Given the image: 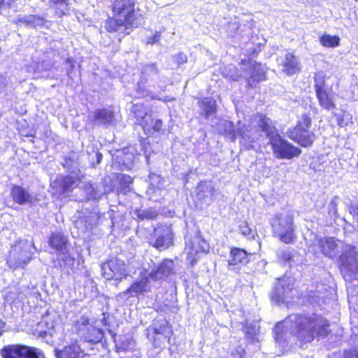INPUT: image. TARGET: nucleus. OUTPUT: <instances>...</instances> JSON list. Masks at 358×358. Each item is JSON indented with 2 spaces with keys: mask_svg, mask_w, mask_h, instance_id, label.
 Masks as SVG:
<instances>
[{
  "mask_svg": "<svg viewBox=\"0 0 358 358\" xmlns=\"http://www.w3.org/2000/svg\"><path fill=\"white\" fill-rule=\"evenodd\" d=\"M241 26V22L236 18L234 21L229 22L227 26V30L231 35L236 33Z\"/></svg>",
  "mask_w": 358,
  "mask_h": 358,
  "instance_id": "nucleus-46",
  "label": "nucleus"
},
{
  "mask_svg": "<svg viewBox=\"0 0 358 358\" xmlns=\"http://www.w3.org/2000/svg\"><path fill=\"white\" fill-rule=\"evenodd\" d=\"M151 279L166 280L175 275V264L172 259H165L148 273Z\"/></svg>",
  "mask_w": 358,
  "mask_h": 358,
  "instance_id": "nucleus-16",
  "label": "nucleus"
},
{
  "mask_svg": "<svg viewBox=\"0 0 358 358\" xmlns=\"http://www.w3.org/2000/svg\"><path fill=\"white\" fill-rule=\"evenodd\" d=\"M245 334L248 338L252 341L257 340V336L259 332V327L256 324H250L245 326L244 328Z\"/></svg>",
  "mask_w": 358,
  "mask_h": 358,
  "instance_id": "nucleus-44",
  "label": "nucleus"
},
{
  "mask_svg": "<svg viewBox=\"0 0 358 358\" xmlns=\"http://www.w3.org/2000/svg\"><path fill=\"white\" fill-rule=\"evenodd\" d=\"M133 113H134L136 117L141 120L140 124L142 125L143 128L144 129H146L147 127H148V120L150 119V116L148 115L147 113L145 110V108L143 105H138L136 104L133 106L132 109Z\"/></svg>",
  "mask_w": 358,
  "mask_h": 358,
  "instance_id": "nucleus-32",
  "label": "nucleus"
},
{
  "mask_svg": "<svg viewBox=\"0 0 358 358\" xmlns=\"http://www.w3.org/2000/svg\"><path fill=\"white\" fill-rule=\"evenodd\" d=\"M329 332V322L322 316L294 313L275 325L274 338L277 343H281L289 334L304 343H309L316 337L327 336Z\"/></svg>",
  "mask_w": 358,
  "mask_h": 358,
  "instance_id": "nucleus-1",
  "label": "nucleus"
},
{
  "mask_svg": "<svg viewBox=\"0 0 358 358\" xmlns=\"http://www.w3.org/2000/svg\"><path fill=\"white\" fill-rule=\"evenodd\" d=\"M80 183L79 177L73 175L60 176L52 184V187H57L61 194H64L77 187Z\"/></svg>",
  "mask_w": 358,
  "mask_h": 358,
  "instance_id": "nucleus-20",
  "label": "nucleus"
},
{
  "mask_svg": "<svg viewBox=\"0 0 358 358\" xmlns=\"http://www.w3.org/2000/svg\"><path fill=\"white\" fill-rule=\"evenodd\" d=\"M310 125L311 118L308 115H303L296 126L289 131V138L303 147L310 146L315 138L314 133L309 131Z\"/></svg>",
  "mask_w": 358,
  "mask_h": 358,
  "instance_id": "nucleus-6",
  "label": "nucleus"
},
{
  "mask_svg": "<svg viewBox=\"0 0 358 358\" xmlns=\"http://www.w3.org/2000/svg\"><path fill=\"white\" fill-rule=\"evenodd\" d=\"M316 247L325 257L334 259L347 253L346 248L352 246L334 238L324 237L317 240Z\"/></svg>",
  "mask_w": 358,
  "mask_h": 358,
  "instance_id": "nucleus-9",
  "label": "nucleus"
},
{
  "mask_svg": "<svg viewBox=\"0 0 358 358\" xmlns=\"http://www.w3.org/2000/svg\"><path fill=\"white\" fill-rule=\"evenodd\" d=\"M92 118L96 124L107 126L113 122L115 114L108 108L97 109L93 113Z\"/></svg>",
  "mask_w": 358,
  "mask_h": 358,
  "instance_id": "nucleus-25",
  "label": "nucleus"
},
{
  "mask_svg": "<svg viewBox=\"0 0 358 358\" xmlns=\"http://www.w3.org/2000/svg\"><path fill=\"white\" fill-rule=\"evenodd\" d=\"M322 45L326 48H335L340 44V38L337 36L324 34L320 38Z\"/></svg>",
  "mask_w": 358,
  "mask_h": 358,
  "instance_id": "nucleus-34",
  "label": "nucleus"
},
{
  "mask_svg": "<svg viewBox=\"0 0 358 358\" xmlns=\"http://www.w3.org/2000/svg\"><path fill=\"white\" fill-rule=\"evenodd\" d=\"M220 126L223 129V132L228 135L232 141H235L236 135L238 134L241 137V143L248 150L253 148V143L257 141L261 136L259 128L255 127L252 124V120L248 124L238 121L237 127L230 121L222 120Z\"/></svg>",
  "mask_w": 358,
  "mask_h": 358,
  "instance_id": "nucleus-3",
  "label": "nucleus"
},
{
  "mask_svg": "<svg viewBox=\"0 0 358 358\" xmlns=\"http://www.w3.org/2000/svg\"><path fill=\"white\" fill-rule=\"evenodd\" d=\"M249 262L248 255L244 250L234 248L231 250L230 257L228 259L229 268L235 269L233 266L244 265Z\"/></svg>",
  "mask_w": 358,
  "mask_h": 358,
  "instance_id": "nucleus-23",
  "label": "nucleus"
},
{
  "mask_svg": "<svg viewBox=\"0 0 358 358\" xmlns=\"http://www.w3.org/2000/svg\"><path fill=\"white\" fill-rule=\"evenodd\" d=\"M338 199V196H335L328 204V216L330 219L329 223L331 224H332V221H335L336 218L338 217L336 203Z\"/></svg>",
  "mask_w": 358,
  "mask_h": 358,
  "instance_id": "nucleus-41",
  "label": "nucleus"
},
{
  "mask_svg": "<svg viewBox=\"0 0 358 358\" xmlns=\"http://www.w3.org/2000/svg\"><path fill=\"white\" fill-rule=\"evenodd\" d=\"M29 245L20 241L12 247L7 264L13 269L24 268L31 259V252L28 250Z\"/></svg>",
  "mask_w": 358,
  "mask_h": 358,
  "instance_id": "nucleus-10",
  "label": "nucleus"
},
{
  "mask_svg": "<svg viewBox=\"0 0 358 358\" xmlns=\"http://www.w3.org/2000/svg\"><path fill=\"white\" fill-rule=\"evenodd\" d=\"M266 79L264 67L261 64H255L252 69L251 75L248 79L250 87H255L257 83Z\"/></svg>",
  "mask_w": 358,
  "mask_h": 358,
  "instance_id": "nucleus-28",
  "label": "nucleus"
},
{
  "mask_svg": "<svg viewBox=\"0 0 358 358\" xmlns=\"http://www.w3.org/2000/svg\"><path fill=\"white\" fill-rule=\"evenodd\" d=\"M138 90H141V96H146L148 94L147 92L144 91V90L141 87V84H138Z\"/></svg>",
  "mask_w": 358,
  "mask_h": 358,
  "instance_id": "nucleus-56",
  "label": "nucleus"
},
{
  "mask_svg": "<svg viewBox=\"0 0 358 358\" xmlns=\"http://www.w3.org/2000/svg\"><path fill=\"white\" fill-rule=\"evenodd\" d=\"M103 276L107 280H114L117 285L122 280L129 275L127 265L124 261L115 258L103 263L101 266Z\"/></svg>",
  "mask_w": 358,
  "mask_h": 358,
  "instance_id": "nucleus-7",
  "label": "nucleus"
},
{
  "mask_svg": "<svg viewBox=\"0 0 358 358\" xmlns=\"http://www.w3.org/2000/svg\"><path fill=\"white\" fill-rule=\"evenodd\" d=\"M133 215L141 220H149L157 218L158 213L152 208L148 209L137 208L134 211Z\"/></svg>",
  "mask_w": 358,
  "mask_h": 358,
  "instance_id": "nucleus-33",
  "label": "nucleus"
},
{
  "mask_svg": "<svg viewBox=\"0 0 358 358\" xmlns=\"http://www.w3.org/2000/svg\"><path fill=\"white\" fill-rule=\"evenodd\" d=\"M127 150L128 148H124L122 150L116 151L115 156L117 157V159H119L118 163L125 164L126 163L131 162L134 159V155L128 153Z\"/></svg>",
  "mask_w": 358,
  "mask_h": 358,
  "instance_id": "nucleus-39",
  "label": "nucleus"
},
{
  "mask_svg": "<svg viewBox=\"0 0 358 358\" xmlns=\"http://www.w3.org/2000/svg\"><path fill=\"white\" fill-rule=\"evenodd\" d=\"M67 1L68 0H49V2L50 3H52L54 5H64V4H67Z\"/></svg>",
  "mask_w": 358,
  "mask_h": 358,
  "instance_id": "nucleus-53",
  "label": "nucleus"
},
{
  "mask_svg": "<svg viewBox=\"0 0 358 358\" xmlns=\"http://www.w3.org/2000/svg\"><path fill=\"white\" fill-rule=\"evenodd\" d=\"M83 352L77 342L66 345L62 349H55L57 358H80Z\"/></svg>",
  "mask_w": 358,
  "mask_h": 358,
  "instance_id": "nucleus-21",
  "label": "nucleus"
},
{
  "mask_svg": "<svg viewBox=\"0 0 358 358\" xmlns=\"http://www.w3.org/2000/svg\"><path fill=\"white\" fill-rule=\"evenodd\" d=\"M160 40V34L156 33L152 38L148 41V43L154 44Z\"/></svg>",
  "mask_w": 358,
  "mask_h": 358,
  "instance_id": "nucleus-52",
  "label": "nucleus"
},
{
  "mask_svg": "<svg viewBox=\"0 0 358 358\" xmlns=\"http://www.w3.org/2000/svg\"><path fill=\"white\" fill-rule=\"evenodd\" d=\"M272 229L274 236L284 243H293L296 238L294 229L293 215L289 212L276 215L272 222Z\"/></svg>",
  "mask_w": 358,
  "mask_h": 358,
  "instance_id": "nucleus-5",
  "label": "nucleus"
},
{
  "mask_svg": "<svg viewBox=\"0 0 358 358\" xmlns=\"http://www.w3.org/2000/svg\"><path fill=\"white\" fill-rule=\"evenodd\" d=\"M84 191L86 194V198L88 200L96 199L101 196V193H99L91 183H87L85 185Z\"/></svg>",
  "mask_w": 358,
  "mask_h": 358,
  "instance_id": "nucleus-43",
  "label": "nucleus"
},
{
  "mask_svg": "<svg viewBox=\"0 0 358 358\" xmlns=\"http://www.w3.org/2000/svg\"><path fill=\"white\" fill-rule=\"evenodd\" d=\"M134 6V0H115L113 3V11L115 15L124 19L127 24L137 27L138 22Z\"/></svg>",
  "mask_w": 358,
  "mask_h": 358,
  "instance_id": "nucleus-13",
  "label": "nucleus"
},
{
  "mask_svg": "<svg viewBox=\"0 0 358 358\" xmlns=\"http://www.w3.org/2000/svg\"><path fill=\"white\" fill-rule=\"evenodd\" d=\"M198 105L201 110V114L203 115L206 119L215 113L217 110L216 101L212 98L204 97L201 99Z\"/></svg>",
  "mask_w": 358,
  "mask_h": 358,
  "instance_id": "nucleus-27",
  "label": "nucleus"
},
{
  "mask_svg": "<svg viewBox=\"0 0 358 358\" xmlns=\"http://www.w3.org/2000/svg\"><path fill=\"white\" fill-rule=\"evenodd\" d=\"M5 322L0 320V336L4 332Z\"/></svg>",
  "mask_w": 358,
  "mask_h": 358,
  "instance_id": "nucleus-54",
  "label": "nucleus"
},
{
  "mask_svg": "<svg viewBox=\"0 0 358 358\" xmlns=\"http://www.w3.org/2000/svg\"><path fill=\"white\" fill-rule=\"evenodd\" d=\"M294 280L285 275L278 278L271 292V299L276 303H288L293 297Z\"/></svg>",
  "mask_w": 358,
  "mask_h": 358,
  "instance_id": "nucleus-8",
  "label": "nucleus"
},
{
  "mask_svg": "<svg viewBox=\"0 0 358 358\" xmlns=\"http://www.w3.org/2000/svg\"><path fill=\"white\" fill-rule=\"evenodd\" d=\"M67 62H71V59L69 58V59H67Z\"/></svg>",
  "mask_w": 358,
  "mask_h": 358,
  "instance_id": "nucleus-59",
  "label": "nucleus"
},
{
  "mask_svg": "<svg viewBox=\"0 0 358 358\" xmlns=\"http://www.w3.org/2000/svg\"><path fill=\"white\" fill-rule=\"evenodd\" d=\"M90 327H93V325L89 323V319L86 317H81L76 324V329L81 336L89 331Z\"/></svg>",
  "mask_w": 358,
  "mask_h": 358,
  "instance_id": "nucleus-40",
  "label": "nucleus"
},
{
  "mask_svg": "<svg viewBox=\"0 0 358 358\" xmlns=\"http://www.w3.org/2000/svg\"><path fill=\"white\" fill-rule=\"evenodd\" d=\"M3 358H41V351L36 348L24 345H9L1 350Z\"/></svg>",
  "mask_w": 358,
  "mask_h": 358,
  "instance_id": "nucleus-11",
  "label": "nucleus"
},
{
  "mask_svg": "<svg viewBox=\"0 0 358 358\" xmlns=\"http://www.w3.org/2000/svg\"><path fill=\"white\" fill-rule=\"evenodd\" d=\"M152 123L148 124V127H146L145 130H148L150 131V129H152L154 131H159L161 130L162 127V122L160 120H155V121L151 120Z\"/></svg>",
  "mask_w": 358,
  "mask_h": 358,
  "instance_id": "nucleus-48",
  "label": "nucleus"
},
{
  "mask_svg": "<svg viewBox=\"0 0 358 358\" xmlns=\"http://www.w3.org/2000/svg\"><path fill=\"white\" fill-rule=\"evenodd\" d=\"M316 96L320 106L324 109L331 110L336 108V105L334 102V95L331 90L318 92L316 93Z\"/></svg>",
  "mask_w": 358,
  "mask_h": 358,
  "instance_id": "nucleus-26",
  "label": "nucleus"
},
{
  "mask_svg": "<svg viewBox=\"0 0 358 358\" xmlns=\"http://www.w3.org/2000/svg\"><path fill=\"white\" fill-rule=\"evenodd\" d=\"M208 243L197 233L192 238L186 241V250L189 256L194 258L199 253H206L208 251Z\"/></svg>",
  "mask_w": 358,
  "mask_h": 358,
  "instance_id": "nucleus-17",
  "label": "nucleus"
},
{
  "mask_svg": "<svg viewBox=\"0 0 358 358\" xmlns=\"http://www.w3.org/2000/svg\"><path fill=\"white\" fill-rule=\"evenodd\" d=\"M133 183V179L131 176L122 175L120 176V185L121 192L126 194L130 191V185Z\"/></svg>",
  "mask_w": 358,
  "mask_h": 358,
  "instance_id": "nucleus-42",
  "label": "nucleus"
},
{
  "mask_svg": "<svg viewBox=\"0 0 358 358\" xmlns=\"http://www.w3.org/2000/svg\"><path fill=\"white\" fill-rule=\"evenodd\" d=\"M241 233L248 238H254L255 232L248 226L246 222H243L239 225Z\"/></svg>",
  "mask_w": 358,
  "mask_h": 358,
  "instance_id": "nucleus-45",
  "label": "nucleus"
},
{
  "mask_svg": "<svg viewBox=\"0 0 358 358\" xmlns=\"http://www.w3.org/2000/svg\"><path fill=\"white\" fill-rule=\"evenodd\" d=\"M142 79L148 80L159 74V70L155 64H145L141 68Z\"/></svg>",
  "mask_w": 358,
  "mask_h": 358,
  "instance_id": "nucleus-35",
  "label": "nucleus"
},
{
  "mask_svg": "<svg viewBox=\"0 0 358 358\" xmlns=\"http://www.w3.org/2000/svg\"><path fill=\"white\" fill-rule=\"evenodd\" d=\"M346 252L340 256V270L349 283L348 289L358 287V252L354 247H347Z\"/></svg>",
  "mask_w": 358,
  "mask_h": 358,
  "instance_id": "nucleus-4",
  "label": "nucleus"
},
{
  "mask_svg": "<svg viewBox=\"0 0 358 358\" xmlns=\"http://www.w3.org/2000/svg\"><path fill=\"white\" fill-rule=\"evenodd\" d=\"M46 334H47L46 331H42V332L40 333V336H42V337H45Z\"/></svg>",
  "mask_w": 358,
  "mask_h": 358,
  "instance_id": "nucleus-57",
  "label": "nucleus"
},
{
  "mask_svg": "<svg viewBox=\"0 0 358 358\" xmlns=\"http://www.w3.org/2000/svg\"><path fill=\"white\" fill-rule=\"evenodd\" d=\"M147 338L152 343L155 348H164L166 342L171 343L173 334L171 327L167 324L157 327L155 324L147 329Z\"/></svg>",
  "mask_w": 358,
  "mask_h": 358,
  "instance_id": "nucleus-12",
  "label": "nucleus"
},
{
  "mask_svg": "<svg viewBox=\"0 0 358 358\" xmlns=\"http://www.w3.org/2000/svg\"><path fill=\"white\" fill-rule=\"evenodd\" d=\"M197 189L199 191L198 194L201 198L214 196V187L210 183L201 182L198 185Z\"/></svg>",
  "mask_w": 358,
  "mask_h": 358,
  "instance_id": "nucleus-36",
  "label": "nucleus"
},
{
  "mask_svg": "<svg viewBox=\"0 0 358 358\" xmlns=\"http://www.w3.org/2000/svg\"><path fill=\"white\" fill-rule=\"evenodd\" d=\"M150 279L147 272L142 273L140 278L135 280L127 290L120 292L118 297L123 299L125 296L127 298L136 296L139 298L141 296H143L151 290Z\"/></svg>",
  "mask_w": 358,
  "mask_h": 358,
  "instance_id": "nucleus-14",
  "label": "nucleus"
},
{
  "mask_svg": "<svg viewBox=\"0 0 358 358\" xmlns=\"http://www.w3.org/2000/svg\"><path fill=\"white\" fill-rule=\"evenodd\" d=\"M4 80V78L3 76L0 75V85L3 83V80Z\"/></svg>",
  "mask_w": 358,
  "mask_h": 358,
  "instance_id": "nucleus-58",
  "label": "nucleus"
},
{
  "mask_svg": "<svg viewBox=\"0 0 358 358\" xmlns=\"http://www.w3.org/2000/svg\"><path fill=\"white\" fill-rule=\"evenodd\" d=\"M252 124L255 127L259 128V132L262 131L266 133L276 158L289 159L299 156L301 153L300 148L290 144L277 132L272 120L266 115H253Z\"/></svg>",
  "mask_w": 358,
  "mask_h": 358,
  "instance_id": "nucleus-2",
  "label": "nucleus"
},
{
  "mask_svg": "<svg viewBox=\"0 0 358 358\" xmlns=\"http://www.w3.org/2000/svg\"><path fill=\"white\" fill-rule=\"evenodd\" d=\"M173 59L178 67L187 62V57L183 52H178L173 56Z\"/></svg>",
  "mask_w": 358,
  "mask_h": 358,
  "instance_id": "nucleus-47",
  "label": "nucleus"
},
{
  "mask_svg": "<svg viewBox=\"0 0 358 358\" xmlns=\"http://www.w3.org/2000/svg\"><path fill=\"white\" fill-rule=\"evenodd\" d=\"M95 156H96V164H99L101 161V159H102V155L98 152H96L95 153Z\"/></svg>",
  "mask_w": 358,
  "mask_h": 358,
  "instance_id": "nucleus-55",
  "label": "nucleus"
},
{
  "mask_svg": "<svg viewBox=\"0 0 358 358\" xmlns=\"http://www.w3.org/2000/svg\"><path fill=\"white\" fill-rule=\"evenodd\" d=\"M49 244L59 252L61 259L66 262L69 257L68 253V241L66 237L61 233H53L49 240Z\"/></svg>",
  "mask_w": 358,
  "mask_h": 358,
  "instance_id": "nucleus-19",
  "label": "nucleus"
},
{
  "mask_svg": "<svg viewBox=\"0 0 358 358\" xmlns=\"http://www.w3.org/2000/svg\"><path fill=\"white\" fill-rule=\"evenodd\" d=\"M154 236L155 240L152 244L158 250H166L173 244V234L171 225L160 224L155 229Z\"/></svg>",
  "mask_w": 358,
  "mask_h": 358,
  "instance_id": "nucleus-15",
  "label": "nucleus"
},
{
  "mask_svg": "<svg viewBox=\"0 0 358 358\" xmlns=\"http://www.w3.org/2000/svg\"><path fill=\"white\" fill-rule=\"evenodd\" d=\"M281 64L282 66V71L289 76L294 75L300 71L299 60L292 53H286Z\"/></svg>",
  "mask_w": 358,
  "mask_h": 358,
  "instance_id": "nucleus-22",
  "label": "nucleus"
},
{
  "mask_svg": "<svg viewBox=\"0 0 358 358\" xmlns=\"http://www.w3.org/2000/svg\"><path fill=\"white\" fill-rule=\"evenodd\" d=\"M89 331H87L84 334L82 335L84 338L90 343H99L103 337V332L101 329H98L95 327H90Z\"/></svg>",
  "mask_w": 358,
  "mask_h": 358,
  "instance_id": "nucleus-31",
  "label": "nucleus"
},
{
  "mask_svg": "<svg viewBox=\"0 0 358 358\" xmlns=\"http://www.w3.org/2000/svg\"><path fill=\"white\" fill-rule=\"evenodd\" d=\"M244 353V350L239 348L236 349L234 352H233L231 355V358H243V354Z\"/></svg>",
  "mask_w": 358,
  "mask_h": 358,
  "instance_id": "nucleus-50",
  "label": "nucleus"
},
{
  "mask_svg": "<svg viewBox=\"0 0 358 358\" xmlns=\"http://www.w3.org/2000/svg\"><path fill=\"white\" fill-rule=\"evenodd\" d=\"M357 293H358V291H357Z\"/></svg>",
  "mask_w": 358,
  "mask_h": 358,
  "instance_id": "nucleus-60",
  "label": "nucleus"
},
{
  "mask_svg": "<svg viewBox=\"0 0 358 358\" xmlns=\"http://www.w3.org/2000/svg\"><path fill=\"white\" fill-rule=\"evenodd\" d=\"M344 358H358V351L355 350L345 351Z\"/></svg>",
  "mask_w": 358,
  "mask_h": 358,
  "instance_id": "nucleus-49",
  "label": "nucleus"
},
{
  "mask_svg": "<svg viewBox=\"0 0 358 358\" xmlns=\"http://www.w3.org/2000/svg\"><path fill=\"white\" fill-rule=\"evenodd\" d=\"M10 195L13 200L20 205L32 203V196L27 189L21 186L13 185L11 189Z\"/></svg>",
  "mask_w": 358,
  "mask_h": 358,
  "instance_id": "nucleus-24",
  "label": "nucleus"
},
{
  "mask_svg": "<svg viewBox=\"0 0 358 358\" xmlns=\"http://www.w3.org/2000/svg\"><path fill=\"white\" fill-rule=\"evenodd\" d=\"M98 221V215L94 213H90L89 215L80 219V223H84L86 230L91 229L93 225H95Z\"/></svg>",
  "mask_w": 358,
  "mask_h": 358,
  "instance_id": "nucleus-38",
  "label": "nucleus"
},
{
  "mask_svg": "<svg viewBox=\"0 0 358 358\" xmlns=\"http://www.w3.org/2000/svg\"><path fill=\"white\" fill-rule=\"evenodd\" d=\"M315 93L329 90L325 85V75L322 72H317L315 75Z\"/></svg>",
  "mask_w": 358,
  "mask_h": 358,
  "instance_id": "nucleus-37",
  "label": "nucleus"
},
{
  "mask_svg": "<svg viewBox=\"0 0 358 358\" xmlns=\"http://www.w3.org/2000/svg\"><path fill=\"white\" fill-rule=\"evenodd\" d=\"M15 0H0V10L4 7H9Z\"/></svg>",
  "mask_w": 358,
  "mask_h": 358,
  "instance_id": "nucleus-51",
  "label": "nucleus"
},
{
  "mask_svg": "<svg viewBox=\"0 0 358 358\" xmlns=\"http://www.w3.org/2000/svg\"><path fill=\"white\" fill-rule=\"evenodd\" d=\"M17 21L33 28L42 27L45 23L43 17L36 15L18 16Z\"/></svg>",
  "mask_w": 358,
  "mask_h": 358,
  "instance_id": "nucleus-30",
  "label": "nucleus"
},
{
  "mask_svg": "<svg viewBox=\"0 0 358 358\" xmlns=\"http://www.w3.org/2000/svg\"><path fill=\"white\" fill-rule=\"evenodd\" d=\"M296 252L294 249L287 248L286 250H281L277 252L278 262L281 264H288L289 266L294 263V258Z\"/></svg>",
  "mask_w": 358,
  "mask_h": 358,
  "instance_id": "nucleus-29",
  "label": "nucleus"
},
{
  "mask_svg": "<svg viewBox=\"0 0 358 358\" xmlns=\"http://www.w3.org/2000/svg\"><path fill=\"white\" fill-rule=\"evenodd\" d=\"M133 27L132 24H127L125 20L120 17H108L104 23V28L108 32H120L129 34Z\"/></svg>",
  "mask_w": 358,
  "mask_h": 358,
  "instance_id": "nucleus-18",
  "label": "nucleus"
}]
</instances>
